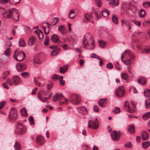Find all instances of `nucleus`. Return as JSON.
<instances>
[{"instance_id":"nucleus-45","label":"nucleus","mask_w":150,"mask_h":150,"mask_svg":"<svg viewBox=\"0 0 150 150\" xmlns=\"http://www.w3.org/2000/svg\"><path fill=\"white\" fill-rule=\"evenodd\" d=\"M143 7L147 8L150 6V2L145 1L143 4Z\"/></svg>"},{"instance_id":"nucleus-39","label":"nucleus","mask_w":150,"mask_h":150,"mask_svg":"<svg viewBox=\"0 0 150 150\" xmlns=\"http://www.w3.org/2000/svg\"><path fill=\"white\" fill-rule=\"evenodd\" d=\"M11 49L9 48H7L4 52V54L7 56L10 55L11 54Z\"/></svg>"},{"instance_id":"nucleus-18","label":"nucleus","mask_w":150,"mask_h":150,"mask_svg":"<svg viewBox=\"0 0 150 150\" xmlns=\"http://www.w3.org/2000/svg\"><path fill=\"white\" fill-rule=\"evenodd\" d=\"M85 17L86 20V21L83 20L84 22L85 23H86L87 21H91V20L93 18V16L91 13H86L85 15Z\"/></svg>"},{"instance_id":"nucleus-24","label":"nucleus","mask_w":150,"mask_h":150,"mask_svg":"<svg viewBox=\"0 0 150 150\" xmlns=\"http://www.w3.org/2000/svg\"><path fill=\"white\" fill-rule=\"evenodd\" d=\"M146 79L143 77H141L139 78L137 81L140 84L142 85H144L146 83Z\"/></svg>"},{"instance_id":"nucleus-5","label":"nucleus","mask_w":150,"mask_h":150,"mask_svg":"<svg viewBox=\"0 0 150 150\" xmlns=\"http://www.w3.org/2000/svg\"><path fill=\"white\" fill-rule=\"evenodd\" d=\"M71 103L73 104L77 105L80 103L81 101L80 97L77 95L73 94L71 95L70 98Z\"/></svg>"},{"instance_id":"nucleus-51","label":"nucleus","mask_w":150,"mask_h":150,"mask_svg":"<svg viewBox=\"0 0 150 150\" xmlns=\"http://www.w3.org/2000/svg\"><path fill=\"white\" fill-rule=\"evenodd\" d=\"M74 13V12L73 10H71L69 11V17L70 18H71V19H73V18H74L75 17V16H71V14H73Z\"/></svg>"},{"instance_id":"nucleus-37","label":"nucleus","mask_w":150,"mask_h":150,"mask_svg":"<svg viewBox=\"0 0 150 150\" xmlns=\"http://www.w3.org/2000/svg\"><path fill=\"white\" fill-rule=\"evenodd\" d=\"M150 117V112L146 113L142 116L144 120H146Z\"/></svg>"},{"instance_id":"nucleus-53","label":"nucleus","mask_w":150,"mask_h":150,"mask_svg":"<svg viewBox=\"0 0 150 150\" xmlns=\"http://www.w3.org/2000/svg\"><path fill=\"white\" fill-rule=\"evenodd\" d=\"M120 111V108L117 107H116L115 110H113L112 112L115 113H119Z\"/></svg>"},{"instance_id":"nucleus-33","label":"nucleus","mask_w":150,"mask_h":150,"mask_svg":"<svg viewBox=\"0 0 150 150\" xmlns=\"http://www.w3.org/2000/svg\"><path fill=\"white\" fill-rule=\"evenodd\" d=\"M139 16L141 18L144 17L146 15L145 11L142 9H141L139 13Z\"/></svg>"},{"instance_id":"nucleus-17","label":"nucleus","mask_w":150,"mask_h":150,"mask_svg":"<svg viewBox=\"0 0 150 150\" xmlns=\"http://www.w3.org/2000/svg\"><path fill=\"white\" fill-rule=\"evenodd\" d=\"M79 113L82 115H85L87 113V110L86 108L84 107H82L79 108Z\"/></svg>"},{"instance_id":"nucleus-2","label":"nucleus","mask_w":150,"mask_h":150,"mask_svg":"<svg viewBox=\"0 0 150 150\" xmlns=\"http://www.w3.org/2000/svg\"><path fill=\"white\" fill-rule=\"evenodd\" d=\"M122 54H126L129 57V59H127L126 61L121 60L122 62L126 65L128 66L131 65L134 62V59L135 58V56L133 53L130 51L129 50H127L125 51L122 53Z\"/></svg>"},{"instance_id":"nucleus-13","label":"nucleus","mask_w":150,"mask_h":150,"mask_svg":"<svg viewBox=\"0 0 150 150\" xmlns=\"http://www.w3.org/2000/svg\"><path fill=\"white\" fill-rule=\"evenodd\" d=\"M37 40L36 38L34 36H31L28 40V44L29 46H32L34 45Z\"/></svg>"},{"instance_id":"nucleus-34","label":"nucleus","mask_w":150,"mask_h":150,"mask_svg":"<svg viewBox=\"0 0 150 150\" xmlns=\"http://www.w3.org/2000/svg\"><path fill=\"white\" fill-rule=\"evenodd\" d=\"M144 96L147 98L150 97V90L148 89H146L144 91Z\"/></svg>"},{"instance_id":"nucleus-52","label":"nucleus","mask_w":150,"mask_h":150,"mask_svg":"<svg viewBox=\"0 0 150 150\" xmlns=\"http://www.w3.org/2000/svg\"><path fill=\"white\" fill-rule=\"evenodd\" d=\"M29 120L30 122L31 125H33L35 124V122L33 121L34 119L32 116H30L29 118Z\"/></svg>"},{"instance_id":"nucleus-29","label":"nucleus","mask_w":150,"mask_h":150,"mask_svg":"<svg viewBox=\"0 0 150 150\" xmlns=\"http://www.w3.org/2000/svg\"><path fill=\"white\" fill-rule=\"evenodd\" d=\"M150 145V142L149 141L143 142L142 144V147L145 149L148 148Z\"/></svg>"},{"instance_id":"nucleus-59","label":"nucleus","mask_w":150,"mask_h":150,"mask_svg":"<svg viewBox=\"0 0 150 150\" xmlns=\"http://www.w3.org/2000/svg\"><path fill=\"white\" fill-rule=\"evenodd\" d=\"M98 59L100 60V62L99 63V66L101 67L103 66L104 64L102 60L100 58H98Z\"/></svg>"},{"instance_id":"nucleus-61","label":"nucleus","mask_w":150,"mask_h":150,"mask_svg":"<svg viewBox=\"0 0 150 150\" xmlns=\"http://www.w3.org/2000/svg\"><path fill=\"white\" fill-rule=\"evenodd\" d=\"M59 75H57L56 74H54L52 77V78L53 79H59Z\"/></svg>"},{"instance_id":"nucleus-26","label":"nucleus","mask_w":150,"mask_h":150,"mask_svg":"<svg viewBox=\"0 0 150 150\" xmlns=\"http://www.w3.org/2000/svg\"><path fill=\"white\" fill-rule=\"evenodd\" d=\"M134 126L133 125H131L128 127V132L131 133H134L135 132Z\"/></svg>"},{"instance_id":"nucleus-20","label":"nucleus","mask_w":150,"mask_h":150,"mask_svg":"<svg viewBox=\"0 0 150 150\" xmlns=\"http://www.w3.org/2000/svg\"><path fill=\"white\" fill-rule=\"evenodd\" d=\"M119 3V0H111L109 4L111 5L113 7H115L118 5Z\"/></svg>"},{"instance_id":"nucleus-63","label":"nucleus","mask_w":150,"mask_h":150,"mask_svg":"<svg viewBox=\"0 0 150 150\" xmlns=\"http://www.w3.org/2000/svg\"><path fill=\"white\" fill-rule=\"evenodd\" d=\"M65 81L62 80H59V83L61 85L64 86L65 85Z\"/></svg>"},{"instance_id":"nucleus-57","label":"nucleus","mask_w":150,"mask_h":150,"mask_svg":"<svg viewBox=\"0 0 150 150\" xmlns=\"http://www.w3.org/2000/svg\"><path fill=\"white\" fill-rule=\"evenodd\" d=\"M53 85V83H52L48 84L47 86V89L50 90L52 87Z\"/></svg>"},{"instance_id":"nucleus-15","label":"nucleus","mask_w":150,"mask_h":150,"mask_svg":"<svg viewBox=\"0 0 150 150\" xmlns=\"http://www.w3.org/2000/svg\"><path fill=\"white\" fill-rule=\"evenodd\" d=\"M64 98V97L62 94L57 93L53 96L52 100L55 102L59 99H62Z\"/></svg>"},{"instance_id":"nucleus-62","label":"nucleus","mask_w":150,"mask_h":150,"mask_svg":"<svg viewBox=\"0 0 150 150\" xmlns=\"http://www.w3.org/2000/svg\"><path fill=\"white\" fill-rule=\"evenodd\" d=\"M57 54V53L56 52V51L54 50L52 51L51 53V55L52 56H55Z\"/></svg>"},{"instance_id":"nucleus-31","label":"nucleus","mask_w":150,"mask_h":150,"mask_svg":"<svg viewBox=\"0 0 150 150\" xmlns=\"http://www.w3.org/2000/svg\"><path fill=\"white\" fill-rule=\"evenodd\" d=\"M36 32L40 40H42L43 38V34L42 31L40 30H39L38 32V31H36Z\"/></svg>"},{"instance_id":"nucleus-49","label":"nucleus","mask_w":150,"mask_h":150,"mask_svg":"<svg viewBox=\"0 0 150 150\" xmlns=\"http://www.w3.org/2000/svg\"><path fill=\"white\" fill-rule=\"evenodd\" d=\"M121 24L122 26L124 25H126L129 23V22L125 20H121Z\"/></svg>"},{"instance_id":"nucleus-12","label":"nucleus","mask_w":150,"mask_h":150,"mask_svg":"<svg viewBox=\"0 0 150 150\" xmlns=\"http://www.w3.org/2000/svg\"><path fill=\"white\" fill-rule=\"evenodd\" d=\"M27 68V66L24 63L18 64L16 65L17 70L19 71L24 70Z\"/></svg>"},{"instance_id":"nucleus-4","label":"nucleus","mask_w":150,"mask_h":150,"mask_svg":"<svg viewBox=\"0 0 150 150\" xmlns=\"http://www.w3.org/2000/svg\"><path fill=\"white\" fill-rule=\"evenodd\" d=\"M6 83L10 85H12L13 83L14 85H17L20 83V79L18 76H13L11 79H7Z\"/></svg>"},{"instance_id":"nucleus-21","label":"nucleus","mask_w":150,"mask_h":150,"mask_svg":"<svg viewBox=\"0 0 150 150\" xmlns=\"http://www.w3.org/2000/svg\"><path fill=\"white\" fill-rule=\"evenodd\" d=\"M18 115L17 111L15 108H12L10 112V117H16Z\"/></svg>"},{"instance_id":"nucleus-14","label":"nucleus","mask_w":150,"mask_h":150,"mask_svg":"<svg viewBox=\"0 0 150 150\" xmlns=\"http://www.w3.org/2000/svg\"><path fill=\"white\" fill-rule=\"evenodd\" d=\"M12 10H7L4 11L3 14V17L6 18H11L12 17Z\"/></svg>"},{"instance_id":"nucleus-60","label":"nucleus","mask_w":150,"mask_h":150,"mask_svg":"<svg viewBox=\"0 0 150 150\" xmlns=\"http://www.w3.org/2000/svg\"><path fill=\"white\" fill-rule=\"evenodd\" d=\"M95 15H96V17L97 18V19H99L100 16V14H99L97 12H95Z\"/></svg>"},{"instance_id":"nucleus-44","label":"nucleus","mask_w":150,"mask_h":150,"mask_svg":"<svg viewBox=\"0 0 150 150\" xmlns=\"http://www.w3.org/2000/svg\"><path fill=\"white\" fill-rule=\"evenodd\" d=\"M21 75L24 77L27 78L29 76V74L28 72H24L22 73Z\"/></svg>"},{"instance_id":"nucleus-19","label":"nucleus","mask_w":150,"mask_h":150,"mask_svg":"<svg viewBox=\"0 0 150 150\" xmlns=\"http://www.w3.org/2000/svg\"><path fill=\"white\" fill-rule=\"evenodd\" d=\"M106 100V98H105L99 100L98 102L99 105L101 107H105V106L107 102Z\"/></svg>"},{"instance_id":"nucleus-22","label":"nucleus","mask_w":150,"mask_h":150,"mask_svg":"<svg viewBox=\"0 0 150 150\" xmlns=\"http://www.w3.org/2000/svg\"><path fill=\"white\" fill-rule=\"evenodd\" d=\"M142 137L143 140H146L149 138V135L147 132L143 131L142 134Z\"/></svg>"},{"instance_id":"nucleus-9","label":"nucleus","mask_w":150,"mask_h":150,"mask_svg":"<svg viewBox=\"0 0 150 150\" xmlns=\"http://www.w3.org/2000/svg\"><path fill=\"white\" fill-rule=\"evenodd\" d=\"M19 16L18 11L16 9H13L12 13V17L11 18L13 19L15 22H17L19 20Z\"/></svg>"},{"instance_id":"nucleus-16","label":"nucleus","mask_w":150,"mask_h":150,"mask_svg":"<svg viewBox=\"0 0 150 150\" xmlns=\"http://www.w3.org/2000/svg\"><path fill=\"white\" fill-rule=\"evenodd\" d=\"M36 141L37 143L39 145H42L45 142L43 137L41 135H38L37 137Z\"/></svg>"},{"instance_id":"nucleus-41","label":"nucleus","mask_w":150,"mask_h":150,"mask_svg":"<svg viewBox=\"0 0 150 150\" xmlns=\"http://www.w3.org/2000/svg\"><path fill=\"white\" fill-rule=\"evenodd\" d=\"M49 38L48 36H47L44 41V44L46 45L47 46L49 45Z\"/></svg>"},{"instance_id":"nucleus-50","label":"nucleus","mask_w":150,"mask_h":150,"mask_svg":"<svg viewBox=\"0 0 150 150\" xmlns=\"http://www.w3.org/2000/svg\"><path fill=\"white\" fill-rule=\"evenodd\" d=\"M97 5L98 7H100L102 5V2L100 0H95Z\"/></svg>"},{"instance_id":"nucleus-56","label":"nucleus","mask_w":150,"mask_h":150,"mask_svg":"<svg viewBox=\"0 0 150 150\" xmlns=\"http://www.w3.org/2000/svg\"><path fill=\"white\" fill-rule=\"evenodd\" d=\"M6 104V101H3L0 103V109L2 108Z\"/></svg>"},{"instance_id":"nucleus-40","label":"nucleus","mask_w":150,"mask_h":150,"mask_svg":"<svg viewBox=\"0 0 150 150\" xmlns=\"http://www.w3.org/2000/svg\"><path fill=\"white\" fill-rule=\"evenodd\" d=\"M99 46L101 47H104L105 46L106 43L105 42L102 40H99L98 41Z\"/></svg>"},{"instance_id":"nucleus-48","label":"nucleus","mask_w":150,"mask_h":150,"mask_svg":"<svg viewBox=\"0 0 150 150\" xmlns=\"http://www.w3.org/2000/svg\"><path fill=\"white\" fill-rule=\"evenodd\" d=\"M106 67L108 69H111L113 67V65L110 63L109 62L106 65Z\"/></svg>"},{"instance_id":"nucleus-46","label":"nucleus","mask_w":150,"mask_h":150,"mask_svg":"<svg viewBox=\"0 0 150 150\" xmlns=\"http://www.w3.org/2000/svg\"><path fill=\"white\" fill-rule=\"evenodd\" d=\"M112 21L116 24L118 23L117 18L115 15H113L112 16Z\"/></svg>"},{"instance_id":"nucleus-3","label":"nucleus","mask_w":150,"mask_h":150,"mask_svg":"<svg viewBox=\"0 0 150 150\" xmlns=\"http://www.w3.org/2000/svg\"><path fill=\"white\" fill-rule=\"evenodd\" d=\"M17 124L18 126L16 127L15 133L16 134H22L24 133L26 131L25 127L22 123L20 122H17Z\"/></svg>"},{"instance_id":"nucleus-11","label":"nucleus","mask_w":150,"mask_h":150,"mask_svg":"<svg viewBox=\"0 0 150 150\" xmlns=\"http://www.w3.org/2000/svg\"><path fill=\"white\" fill-rule=\"evenodd\" d=\"M121 134V133H120L119 132L115 130L111 133V135L113 140L117 141L119 140Z\"/></svg>"},{"instance_id":"nucleus-55","label":"nucleus","mask_w":150,"mask_h":150,"mask_svg":"<svg viewBox=\"0 0 150 150\" xmlns=\"http://www.w3.org/2000/svg\"><path fill=\"white\" fill-rule=\"evenodd\" d=\"M59 18L57 17H55L54 18V21L52 22V25H55L57 23V21L58 20Z\"/></svg>"},{"instance_id":"nucleus-30","label":"nucleus","mask_w":150,"mask_h":150,"mask_svg":"<svg viewBox=\"0 0 150 150\" xmlns=\"http://www.w3.org/2000/svg\"><path fill=\"white\" fill-rule=\"evenodd\" d=\"M19 45L20 47H24L26 45V44L25 42L23 39L20 38L19 41Z\"/></svg>"},{"instance_id":"nucleus-36","label":"nucleus","mask_w":150,"mask_h":150,"mask_svg":"<svg viewBox=\"0 0 150 150\" xmlns=\"http://www.w3.org/2000/svg\"><path fill=\"white\" fill-rule=\"evenodd\" d=\"M121 76L122 79L127 80V76L125 73H121L120 74Z\"/></svg>"},{"instance_id":"nucleus-54","label":"nucleus","mask_w":150,"mask_h":150,"mask_svg":"<svg viewBox=\"0 0 150 150\" xmlns=\"http://www.w3.org/2000/svg\"><path fill=\"white\" fill-rule=\"evenodd\" d=\"M125 146L126 148H131L132 147V145L130 142H128L125 144Z\"/></svg>"},{"instance_id":"nucleus-38","label":"nucleus","mask_w":150,"mask_h":150,"mask_svg":"<svg viewBox=\"0 0 150 150\" xmlns=\"http://www.w3.org/2000/svg\"><path fill=\"white\" fill-rule=\"evenodd\" d=\"M145 106L146 108H147L150 106V99H148L146 100Z\"/></svg>"},{"instance_id":"nucleus-64","label":"nucleus","mask_w":150,"mask_h":150,"mask_svg":"<svg viewBox=\"0 0 150 150\" xmlns=\"http://www.w3.org/2000/svg\"><path fill=\"white\" fill-rule=\"evenodd\" d=\"M2 85L3 87L5 88H6L7 89H8V86L7 84L5 83H3Z\"/></svg>"},{"instance_id":"nucleus-32","label":"nucleus","mask_w":150,"mask_h":150,"mask_svg":"<svg viewBox=\"0 0 150 150\" xmlns=\"http://www.w3.org/2000/svg\"><path fill=\"white\" fill-rule=\"evenodd\" d=\"M20 112L23 116L26 117L28 115L27 111L25 108H23L21 109Z\"/></svg>"},{"instance_id":"nucleus-10","label":"nucleus","mask_w":150,"mask_h":150,"mask_svg":"<svg viewBox=\"0 0 150 150\" xmlns=\"http://www.w3.org/2000/svg\"><path fill=\"white\" fill-rule=\"evenodd\" d=\"M13 57L16 60L19 62H21L24 60L25 57V55L23 52L22 51L18 53L17 56L14 54Z\"/></svg>"},{"instance_id":"nucleus-23","label":"nucleus","mask_w":150,"mask_h":150,"mask_svg":"<svg viewBox=\"0 0 150 150\" xmlns=\"http://www.w3.org/2000/svg\"><path fill=\"white\" fill-rule=\"evenodd\" d=\"M59 37L57 34L53 35L51 37V40L54 42H57L59 40Z\"/></svg>"},{"instance_id":"nucleus-6","label":"nucleus","mask_w":150,"mask_h":150,"mask_svg":"<svg viewBox=\"0 0 150 150\" xmlns=\"http://www.w3.org/2000/svg\"><path fill=\"white\" fill-rule=\"evenodd\" d=\"M47 93L46 92H44L43 91H40L38 93V97L39 99L43 102H45L47 100L51 98L52 96V93L49 95L48 97L46 98H44L43 99L42 98L43 97L44 95H46Z\"/></svg>"},{"instance_id":"nucleus-43","label":"nucleus","mask_w":150,"mask_h":150,"mask_svg":"<svg viewBox=\"0 0 150 150\" xmlns=\"http://www.w3.org/2000/svg\"><path fill=\"white\" fill-rule=\"evenodd\" d=\"M14 146L16 150H19L21 148L20 144L17 142H15Z\"/></svg>"},{"instance_id":"nucleus-35","label":"nucleus","mask_w":150,"mask_h":150,"mask_svg":"<svg viewBox=\"0 0 150 150\" xmlns=\"http://www.w3.org/2000/svg\"><path fill=\"white\" fill-rule=\"evenodd\" d=\"M102 15L104 17H107L109 14V12L107 9H105L102 12Z\"/></svg>"},{"instance_id":"nucleus-28","label":"nucleus","mask_w":150,"mask_h":150,"mask_svg":"<svg viewBox=\"0 0 150 150\" xmlns=\"http://www.w3.org/2000/svg\"><path fill=\"white\" fill-rule=\"evenodd\" d=\"M142 53L144 54L150 53V47L144 48L142 49Z\"/></svg>"},{"instance_id":"nucleus-8","label":"nucleus","mask_w":150,"mask_h":150,"mask_svg":"<svg viewBox=\"0 0 150 150\" xmlns=\"http://www.w3.org/2000/svg\"><path fill=\"white\" fill-rule=\"evenodd\" d=\"M125 93V91L123 86H120L116 90L115 94L117 96L122 97Z\"/></svg>"},{"instance_id":"nucleus-58","label":"nucleus","mask_w":150,"mask_h":150,"mask_svg":"<svg viewBox=\"0 0 150 150\" xmlns=\"http://www.w3.org/2000/svg\"><path fill=\"white\" fill-rule=\"evenodd\" d=\"M93 109L94 111L95 112H98L99 111V108L97 105H95L94 106Z\"/></svg>"},{"instance_id":"nucleus-47","label":"nucleus","mask_w":150,"mask_h":150,"mask_svg":"<svg viewBox=\"0 0 150 150\" xmlns=\"http://www.w3.org/2000/svg\"><path fill=\"white\" fill-rule=\"evenodd\" d=\"M21 1V0H10V2L13 4H17Z\"/></svg>"},{"instance_id":"nucleus-7","label":"nucleus","mask_w":150,"mask_h":150,"mask_svg":"<svg viewBox=\"0 0 150 150\" xmlns=\"http://www.w3.org/2000/svg\"><path fill=\"white\" fill-rule=\"evenodd\" d=\"M88 125L89 128L93 129H96L98 127V122L97 119L89 120Z\"/></svg>"},{"instance_id":"nucleus-27","label":"nucleus","mask_w":150,"mask_h":150,"mask_svg":"<svg viewBox=\"0 0 150 150\" xmlns=\"http://www.w3.org/2000/svg\"><path fill=\"white\" fill-rule=\"evenodd\" d=\"M124 108L127 111L130 112L131 110L129 106V103L128 101L125 102L124 105Z\"/></svg>"},{"instance_id":"nucleus-1","label":"nucleus","mask_w":150,"mask_h":150,"mask_svg":"<svg viewBox=\"0 0 150 150\" xmlns=\"http://www.w3.org/2000/svg\"><path fill=\"white\" fill-rule=\"evenodd\" d=\"M93 36L89 33L86 34L82 41L83 47L86 49L92 50L95 46V41L92 39Z\"/></svg>"},{"instance_id":"nucleus-25","label":"nucleus","mask_w":150,"mask_h":150,"mask_svg":"<svg viewBox=\"0 0 150 150\" xmlns=\"http://www.w3.org/2000/svg\"><path fill=\"white\" fill-rule=\"evenodd\" d=\"M69 66L67 65L64 66L60 68L59 71L61 73H64L68 69Z\"/></svg>"},{"instance_id":"nucleus-42","label":"nucleus","mask_w":150,"mask_h":150,"mask_svg":"<svg viewBox=\"0 0 150 150\" xmlns=\"http://www.w3.org/2000/svg\"><path fill=\"white\" fill-rule=\"evenodd\" d=\"M64 29L65 28L64 26L62 25H60L58 28V30L63 34L64 33V32L63 31V30H64Z\"/></svg>"}]
</instances>
